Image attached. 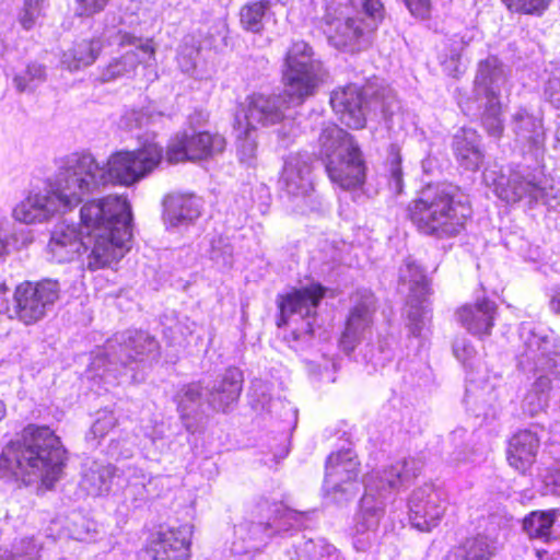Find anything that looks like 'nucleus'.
<instances>
[{
  "mask_svg": "<svg viewBox=\"0 0 560 560\" xmlns=\"http://www.w3.org/2000/svg\"><path fill=\"white\" fill-rule=\"evenodd\" d=\"M319 158L329 179L342 189L360 187L365 180L362 152L353 137L334 124L322 129Z\"/></svg>",
  "mask_w": 560,
  "mask_h": 560,
  "instance_id": "8",
  "label": "nucleus"
},
{
  "mask_svg": "<svg viewBox=\"0 0 560 560\" xmlns=\"http://www.w3.org/2000/svg\"><path fill=\"white\" fill-rule=\"evenodd\" d=\"M493 552L492 541L485 536H478L467 539L457 547L448 556V560H490Z\"/></svg>",
  "mask_w": 560,
  "mask_h": 560,
  "instance_id": "36",
  "label": "nucleus"
},
{
  "mask_svg": "<svg viewBox=\"0 0 560 560\" xmlns=\"http://www.w3.org/2000/svg\"><path fill=\"white\" fill-rule=\"evenodd\" d=\"M198 56L199 49L197 47L188 45L182 46L177 58L182 71L185 73H194Z\"/></svg>",
  "mask_w": 560,
  "mask_h": 560,
  "instance_id": "50",
  "label": "nucleus"
},
{
  "mask_svg": "<svg viewBox=\"0 0 560 560\" xmlns=\"http://www.w3.org/2000/svg\"><path fill=\"white\" fill-rule=\"evenodd\" d=\"M495 191L499 198L506 202H517L523 198L538 201L545 195V187L529 170L511 172L509 178L497 184Z\"/></svg>",
  "mask_w": 560,
  "mask_h": 560,
  "instance_id": "22",
  "label": "nucleus"
},
{
  "mask_svg": "<svg viewBox=\"0 0 560 560\" xmlns=\"http://www.w3.org/2000/svg\"><path fill=\"white\" fill-rule=\"evenodd\" d=\"M60 284L54 279L24 281L15 288L14 304L9 310V318H15L25 325L44 319L52 311L60 298Z\"/></svg>",
  "mask_w": 560,
  "mask_h": 560,
  "instance_id": "15",
  "label": "nucleus"
},
{
  "mask_svg": "<svg viewBox=\"0 0 560 560\" xmlns=\"http://www.w3.org/2000/svg\"><path fill=\"white\" fill-rule=\"evenodd\" d=\"M453 150L457 161L467 170L476 171L482 163L480 136L472 128H462L455 133Z\"/></svg>",
  "mask_w": 560,
  "mask_h": 560,
  "instance_id": "29",
  "label": "nucleus"
},
{
  "mask_svg": "<svg viewBox=\"0 0 560 560\" xmlns=\"http://www.w3.org/2000/svg\"><path fill=\"white\" fill-rule=\"evenodd\" d=\"M453 352L459 361L466 363L474 358L476 350L465 337H460L454 341Z\"/></svg>",
  "mask_w": 560,
  "mask_h": 560,
  "instance_id": "51",
  "label": "nucleus"
},
{
  "mask_svg": "<svg viewBox=\"0 0 560 560\" xmlns=\"http://www.w3.org/2000/svg\"><path fill=\"white\" fill-rule=\"evenodd\" d=\"M124 345L119 343V351L115 350L110 342L106 347V351L96 355L92 363L91 370L103 373L97 374L106 383L112 384L119 382L118 365L120 364L125 371L130 370L128 365L132 362H143L145 359H155L158 351V341L144 331L129 332L128 337L121 336Z\"/></svg>",
  "mask_w": 560,
  "mask_h": 560,
  "instance_id": "13",
  "label": "nucleus"
},
{
  "mask_svg": "<svg viewBox=\"0 0 560 560\" xmlns=\"http://www.w3.org/2000/svg\"><path fill=\"white\" fill-rule=\"evenodd\" d=\"M558 510L535 511L524 518L523 528L530 538L549 541L553 537L552 526Z\"/></svg>",
  "mask_w": 560,
  "mask_h": 560,
  "instance_id": "35",
  "label": "nucleus"
},
{
  "mask_svg": "<svg viewBox=\"0 0 560 560\" xmlns=\"http://www.w3.org/2000/svg\"><path fill=\"white\" fill-rule=\"evenodd\" d=\"M210 259L221 268H229L233 264V248L223 237L213 238L209 252Z\"/></svg>",
  "mask_w": 560,
  "mask_h": 560,
  "instance_id": "46",
  "label": "nucleus"
},
{
  "mask_svg": "<svg viewBox=\"0 0 560 560\" xmlns=\"http://www.w3.org/2000/svg\"><path fill=\"white\" fill-rule=\"evenodd\" d=\"M540 447V439L536 432L532 430H520L509 440L506 450V459L509 465L526 475L529 472Z\"/></svg>",
  "mask_w": 560,
  "mask_h": 560,
  "instance_id": "25",
  "label": "nucleus"
},
{
  "mask_svg": "<svg viewBox=\"0 0 560 560\" xmlns=\"http://www.w3.org/2000/svg\"><path fill=\"white\" fill-rule=\"evenodd\" d=\"M477 98L485 100L481 122L492 137H500L504 130L501 97L508 92L505 69L497 57H488L478 65L474 82Z\"/></svg>",
  "mask_w": 560,
  "mask_h": 560,
  "instance_id": "11",
  "label": "nucleus"
},
{
  "mask_svg": "<svg viewBox=\"0 0 560 560\" xmlns=\"http://www.w3.org/2000/svg\"><path fill=\"white\" fill-rule=\"evenodd\" d=\"M513 13L541 15L549 7L550 0H501Z\"/></svg>",
  "mask_w": 560,
  "mask_h": 560,
  "instance_id": "45",
  "label": "nucleus"
},
{
  "mask_svg": "<svg viewBox=\"0 0 560 560\" xmlns=\"http://www.w3.org/2000/svg\"><path fill=\"white\" fill-rule=\"evenodd\" d=\"M458 59H459V54H458V52H454V54L452 55V62H455V61H457Z\"/></svg>",
  "mask_w": 560,
  "mask_h": 560,
  "instance_id": "63",
  "label": "nucleus"
},
{
  "mask_svg": "<svg viewBox=\"0 0 560 560\" xmlns=\"http://www.w3.org/2000/svg\"><path fill=\"white\" fill-rule=\"evenodd\" d=\"M163 148L153 141L133 151L113 153L101 164L85 152L61 159L57 173L44 188L33 190L13 210L14 218L25 224L43 223L72 210L88 195L98 192L109 184L130 186L153 172L162 162Z\"/></svg>",
  "mask_w": 560,
  "mask_h": 560,
  "instance_id": "1",
  "label": "nucleus"
},
{
  "mask_svg": "<svg viewBox=\"0 0 560 560\" xmlns=\"http://www.w3.org/2000/svg\"><path fill=\"white\" fill-rule=\"evenodd\" d=\"M357 455L350 448L332 453L327 458L325 490L329 492H349L359 474Z\"/></svg>",
  "mask_w": 560,
  "mask_h": 560,
  "instance_id": "21",
  "label": "nucleus"
},
{
  "mask_svg": "<svg viewBox=\"0 0 560 560\" xmlns=\"http://www.w3.org/2000/svg\"><path fill=\"white\" fill-rule=\"evenodd\" d=\"M550 307L553 312L560 313V285L552 289Z\"/></svg>",
  "mask_w": 560,
  "mask_h": 560,
  "instance_id": "57",
  "label": "nucleus"
},
{
  "mask_svg": "<svg viewBox=\"0 0 560 560\" xmlns=\"http://www.w3.org/2000/svg\"><path fill=\"white\" fill-rule=\"evenodd\" d=\"M325 75L323 63L314 57L307 43L300 40L291 45L282 67L284 93L291 104L300 105L314 95Z\"/></svg>",
  "mask_w": 560,
  "mask_h": 560,
  "instance_id": "9",
  "label": "nucleus"
},
{
  "mask_svg": "<svg viewBox=\"0 0 560 560\" xmlns=\"http://www.w3.org/2000/svg\"><path fill=\"white\" fill-rule=\"evenodd\" d=\"M103 49L100 37L75 40L62 52L61 66L69 71H79L93 65Z\"/></svg>",
  "mask_w": 560,
  "mask_h": 560,
  "instance_id": "30",
  "label": "nucleus"
},
{
  "mask_svg": "<svg viewBox=\"0 0 560 560\" xmlns=\"http://www.w3.org/2000/svg\"><path fill=\"white\" fill-rule=\"evenodd\" d=\"M410 13L421 20L428 19L431 13L430 0H402Z\"/></svg>",
  "mask_w": 560,
  "mask_h": 560,
  "instance_id": "53",
  "label": "nucleus"
},
{
  "mask_svg": "<svg viewBox=\"0 0 560 560\" xmlns=\"http://www.w3.org/2000/svg\"><path fill=\"white\" fill-rule=\"evenodd\" d=\"M408 509L411 526L420 532H430L438 526L446 510L443 491L433 483H424L411 492Z\"/></svg>",
  "mask_w": 560,
  "mask_h": 560,
  "instance_id": "17",
  "label": "nucleus"
},
{
  "mask_svg": "<svg viewBox=\"0 0 560 560\" xmlns=\"http://www.w3.org/2000/svg\"><path fill=\"white\" fill-rule=\"evenodd\" d=\"M235 537L245 546L237 549L238 552H252L259 550L273 536L270 523L244 522L235 526Z\"/></svg>",
  "mask_w": 560,
  "mask_h": 560,
  "instance_id": "34",
  "label": "nucleus"
},
{
  "mask_svg": "<svg viewBox=\"0 0 560 560\" xmlns=\"http://www.w3.org/2000/svg\"><path fill=\"white\" fill-rule=\"evenodd\" d=\"M325 294L320 284L294 291L280 303L278 326H290L291 332L287 338L289 346L299 350L308 343L314 331L317 306Z\"/></svg>",
  "mask_w": 560,
  "mask_h": 560,
  "instance_id": "10",
  "label": "nucleus"
},
{
  "mask_svg": "<svg viewBox=\"0 0 560 560\" xmlns=\"http://www.w3.org/2000/svg\"><path fill=\"white\" fill-rule=\"evenodd\" d=\"M151 477L143 469L128 465L119 469L116 486L126 490V497H131L135 501H144L149 491L147 486L150 483Z\"/></svg>",
  "mask_w": 560,
  "mask_h": 560,
  "instance_id": "33",
  "label": "nucleus"
},
{
  "mask_svg": "<svg viewBox=\"0 0 560 560\" xmlns=\"http://www.w3.org/2000/svg\"><path fill=\"white\" fill-rule=\"evenodd\" d=\"M119 45L121 47L132 46L135 49L126 51L121 57L113 59L102 72L103 81H113L121 77L132 74L138 65L147 67L155 58V48L152 39L142 42L140 38L129 34L119 33Z\"/></svg>",
  "mask_w": 560,
  "mask_h": 560,
  "instance_id": "18",
  "label": "nucleus"
},
{
  "mask_svg": "<svg viewBox=\"0 0 560 560\" xmlns=\"http://www.w3.org/2000/svg\"><path fill=\"white\" fill-rule=\"evenodd\" d=\"M371 361H372L373 365H375V366L378 365V364L383 365V362H380V360L375 359L374 355L371 357Z\"/></svg>",
  "mask_w": 560,
  "mask_h": 560,
  "instance_id": "62",
  "label": "nucleus"
},
{
  "mask_svg": "<svg viewBox=\"0 0 560 560\" xmlns=\"http://www.w3.org/2000/svg\"><path fill=\"white\" fill-rule=\"evenodd\" d=\"M65 465V450L48 427L27 425L21 438L2 451L0 467L16 479L31 483L40 479L47 487L59 479Z\"/></svg>",
  "mask_w": 560,
  "mask_h": 560,
  "instance_id": "3",
  "label": "nucleus"
},
{
  "mask_svg": "<svg viewBox=\"0 0 560 560\" xmlns=\"http://www.w3.org/2000/svg\"><path fill=\"white\" fill-rule=\"evenodd\" d=\"M235 129L237 132L236 147L240 160L244 163L252 164L257 151L256 129L240 119L236 120Z\"/></svg>",
  "mask_w": 560,
  "mask_h": 560,
  "instance_id": "41",
  "label": "nucleus"
},
{
  "mask_svg": "<svg viewBox=\"0 0 560 560\" xmlns=\"http://www.w3.org/2000/svg\"><path fill=\"white\" fill-rule=\"evenodd\" d=\"M202 390L200 383L184 385L175 396L179 419L187 432L194 434L202 428Z\"/></svg>",
  "mask_w": 560,
  "mask_h": 560,
  "instance_id": "26",
  "label": "nucleus"
},
{
  "mask_svg": "<svg viewBox=\"0 0 560 560\" xmlns=\"http://www.w3.org/2000/svg\"><path fill=\"white\" fill-rule=\"evenodd\" d=\"M9 310L8 289L4 284H0V314L9 316Z\"/></svg>",
  "mask_w": 560,
  "mask_h": 560,
  "instance_id": "56",
  "label": "nucleus"
},
{
  "mask_svg": "<svg viewBox=\"0 0 560 560\" xmlns=\"http://www.w3.org/2000/svg\"><path fill=\"white\" fill-rule=\"evenodd\" d=\"M275 515L269 522L271 532L275 534L285 533L290 529L301 528L304 524L305 514L291 510L284 505L275 509Z\"/></svg>",
  "mask_w": 560,
  "mask_h": 560,
  "instance_id": "42",
  "label": "nucleus"
},
{
  "mask_svg": "<svg viewBox=\"0 0 560 560\" xmlns=\"http://www.w3.org/2000/svg\"><path fill=\"white\" fill-rule=\"evenodd\" d=\"M8 236L9 232L0 226V256L8 253Z\"/></svg>",
  "mask_w": 560,
  "mask_h": 560,
  "instance_id": "58",
  "label": "nucleus"
},
{
  "mask_svg": "<svg viewBox=\"0 0 560 560\" xmlns=\"http://www.w3.org/2000/svg\"><path fill=\"white\" fill-rule=\"evenodd\" d=\"M471 39H472V36H470L468 39H465V36H463V37H462V44H463V46H467Z\"/></svg>",
  "mask_w": 560,
  "mask_h": 560,
  "instance_id": "61",
  "label": "nucleus"
},
{
  "mask_svg": "<svg viewBox=\"0 0 560 560\" xmlns=\"http://www.w3.org/2000/svg\"><path fill=\"white\" fill-rule=\"evenodd\" d=\"M296 559L291 560H343L339 550L324 539H307L295 547Z\"/></svg>",
  "mask_w": 560,
  "mask_h": 560,
  "instance_id": "37",
  "label": "nucleus"
},
{
  "mask_svg": "<svg viewBox=\"0 0 560 560\" xmlns=\"http://www.w3.org/2000/svg\"><path fill=\"white\" fill-rule=\"evenodd\" d=\"M243 374L236 368L225 371L220 380L207 386V402L215 411L225 412L240 397L242 392Z\"/></svg>",
  "mask_w": 560,
  "mask_h": 560,
  "instance_id": "27",
  "label": "nucleus"
},
{
  "mask_svg": "<svg viewBox=\"0 0 560 560\" xmlns=\"http://www.w3.org/2000/svg\"><path fill=\"white\" fill-rule=\"evenodd\" d=\"M512 129L516 140L529 148H538L545 141L541 119L524 108H520L513 114Z\"/></svg>",
  "mask_w": 560,
  "mask_h": 560,
  "instance_id": "31",
  "label": "nucleus"
},
{
  "mask_svg": "<svg viewBox=\"0 0 560 560\" xmlns=\"http://www.w3.org/2000/svg\"><path fill=\"white\" fill-rule=\"evenodd\" d=\"M545 96L550 104L560 109V79H549L545 88Z\"/></svg>",
  "mask_w": 560,
  "mask_h": 560,
  "instance_id": "54",
  "label": "nucleus"
},
{
  "mask_svg": "<svg viewBox=\"0 0 560 560\" xmlns=\"http://www.w3.org/2000/svg\"><path fill=\"white\" fill-rule=\"evenodd\" d=\"M192 525L161 527L149 541L147 552L153 560H188Z\"/></svg>",
  "mask_w": 560,
  "mask_h": 560,
  "instance_id": "19",
  "label": "nucleus"
},
{
  "mask_svg": "<svg viewBox=\"0 0 560 560\" xmlns=\"http://www.w3.org/2000/svg\"><path fill=\"white\" fill-rule=\"evenodd\" d=\"M46 67L38 62H30L25 69L13 78L14 88L20 93H31L46 81Z\"/></svg>",
  "mask_w": 560,
  "mask_h": 560,
  "instance_id": "40",
  "label": "nucleus"
},
{
  "mask_svg": "<svg viewBox=\"0 0 560 560\" xmlns=\"http://www.w3.org/2000/svg\"><path fill=\"white\" fill-rule=\"evenodd\" d=\"M421 468V462L410 457L383 469L372 470L364 476V494L355 524L358 536L355 546L360 542L368 545L375 540L386 499L413 479Z\"/></svg>",
  "mask_w": 560,
  "mask_h": 560,
  "instance_id": "5",
  "label": "nucleus"
},
{
  "mask_svg": "<svg viewBox=\"0 0 560 560\" xmlns=\"http://www.w3.org/2000/svg\"><path fill=\"white\" fill-rule=\"evenodd\" d=\"M200 199L194 195H170L164 200V220L171 226L189 224L200 215Z\"/></svg>",
  "mask_w": 560,
  "mask_h": 560,
  "instance_id": "28",
  "label": "nucleus"
},
{
  "mask_svg": "<svg viewBox=\"0 0 560 560\" xmlns=\"http://www.w3.org/2000/svg\"><path fill=\"white\" fill-rule=\"evenodd\" d=\"M225 148V139L218 133L184 131L171 139L166 159L170 163L186 160H202L221 153Z\"/></svg>",
  "mask_w": 560,
  "mask_h": 560,
  "instance_id": "16",
  "label": "nucleus"
},
{
  "mask_svg": "<svg viewBox=\"0 0 560 560\" xmlns=\"http://www.w3.org/2000/svg\"><path fill=\"white\" fill-rule=\"evenodd\" d=\"M109 0H75L74 13L80 18H91L102 12Z\"/></svg>",
  "mask_w": 560,
  "mask_h": 560,
  "instance_id": "49",
  "label": "nucleus"
},
{
  "mask_svg": "<svg viewBox=\"0 0 560 560\" xmlns=\"http://www.w3.org/2000/svg\"><path fill=\"white\" fill-rule=\"evenodd\" d=\"M520 338L524 351L520 355L518 365L524 371L541 372L523 399V410L534 417L545 410L548 405L550 376L560 375V351L547 335L536 331L530 323L520 327Z\"/></svg>",
  "mask_w": 560,
  "mask_h": 560,
  "instance_id": "7",
  "label": "nucleus"
},
{
  "mask_svg": "<svg viewBox=\"0 0 560 560\" xmlns=\"http://www.w3.org/2000/svg\"><path fill=\"white\" fill-rule=\"evenodd\" d=\"M38 552L39 546L34 538H23L16 547V556L25 560H37Z\"/></svg>",
  "mask_w": 560,
  "mask_h": 560,
  "instance_id": "52",
  "label": "nucleus"
},
{
  "mask_svg": "<svg viewBox=\"0 0 560 560\" xmlns=\"http://www.w3.org/2000/svg\"><path fill=\"white\" fill-rule=\"evenodd\" d=\"M388 187L395 195L404 191V174L401 168L400 149L392 144L388 149Z\"/></svg>",
  "mask_w": 560,
  "mask_h": 560,
  "instance_id": "43",
  "label": "nucleus"
},
{
  "mask_svg": "<svg viewBox=\"0 0 560 560\" xmlns=\"http://www.w3.org/2000/svg\"><path fill=\"white\" fill-rule=\"evenodd\" d=\"M119 470L112 465L93 463L84 472L81 486L93 497L107 494L117 481Z\"/></svg>",
  "mask_w": 560,
  "mask_h": 560,
  "instance_id": "32",
  "label": "nucleus"
},
{
  "mask_svg": "<svg viewBox=\"0 0 560 560\" xmlns=\"http://www.w3.org/2000/svg\"><path fill=\"white\" fill-rule=\"evenodd\" d=\"M45 0H24L23 8L19 14V21L26 31L34 27L37 20L43 15Z\"/></svg>",
  "mask_w": 560,
  "mask_h": 560,
  "instance_id": "47",
  "label": "nucleus"
},
{
  "mask_svg": "<svg viewBox=\"0 0 560 560\" xmlns=\"http://www.w3.org/2000/svg\"><path fill=\"white\" fill-rule=\"evenodd\" d=\"M0 560H15L14 556L7 549L0 548Z\"/></svg>",
  "mask_w": 560,
  "mask_h": 560,
  "instance_id": "59",
  "label": "nucleus"
},
{
  "mask_svg": "<svg viewBox=\"0 0 560 560\" xmlns=\"http://www.w3.org/2000/svg\"><path fill=\"white\" fill-rule=\"evenodd\" d=\"M407 217L421 235L445 240L464 230L470 208L457 198L455 187L428 185L408 203Z\"/></svg>",
  "mask_w": 560,
  "mask_h": 560,
  "instance_id": "4",
  "label": "nucleus"
},
{
  "mask_svg": "<svg viewBox=\"0 0 560 560\" xmlns=\"http://www.w3.org/2000/svg\"><path fill=\"white\" fill-rule=\"evenodd\" d=\"M244 124L256 129L260 126L276 125L284 119L287 101L282 95L255 93L247 97Z\"/></svg>",
  "mask_w": 560,
  "mask_h": 560,
  "instance_id": "23",
  "label": "nucleus"
},
{
  "mask_svg": "<svg viewBox=\"0 0 560 560\" xmlns=\"http://www.w3.org/2000/svg\"><path fill=\"white\" fill-rule=\"evenodd\" d=\"M424 299L416 300L409 296V306L407 310L408 327L413 336H420L428 322V311L421 304Z\"/></svg>",
  "mask_w": 560,
  "mask_h": 560,
  "instance_id": "44",
  "label": "nucleus"
},
{
  "mask_svg": "<svg viewBox=\"0 0 560 560\" xmlns=\"http://www.w3.org/2000/svg\"><path fill=\"white\" fill-rule=\"evenodd\" d=\"M293 212L305 214L318 202L312 177V158L307 153H292L284 160L278 180Z\"/></svg>",
  "mask_w": 560,
  "mask_h": 560,
  "instance_id": "14",
  "label": "nucleus"
},
{
  "mask_svg": "<svg viewBox=\"0 0 560 560\" xmlns=\"http://www.w3.org/2000/svg\"><path fill=\"white\" fill-rule=\"evenodd\" d=\"M330 104L341 122L353 129L365 126L369 113L380 112L386 116L392 107V101L373 85L361 88L357 84L335 90L330 96Z\"/></svg>",
  "mask_w": 560,
  "mask_h": 560,
  "instance_id": "12",
  "label": "nucleus"
},
{
  "mask_svg": "<svg viewBox=\"0 0 560 560\" xmlns=\"http://www.w3.org/2000/svg\"><path fill=\"white\" fill-rule=\"evenodd\" d=\"M384 18L381 0H363L362 11L354 0H326L325 33L337 48L361 49L370 42V34Z\"/></svg>",
  "mask_w": 560,
  "mask_h": 560,
  "instance_id": "6",
  "label": "nucleus"
},
{
  "mask_svg": "<svg viewBox=\"0 0 560 560\" xmlns=\"http://www.w3.org/2000/svg\"><path fill=\"white\" fill-rule=\"evenodd\" d=\"M269 0H260L245 4L240 11L242 27L252 33H260L264 28V18L270 9Z\"/></svg>",
  "mask_w": 560,
  "mask_h": 560,
  "instance_id": "39",
  "label": "nucleus"
},
{
  "mask_svg": "<svg viewBox=\"0 0 560 560\" xmlns=\"http://www.w3.org/2000/svg\"><path fill=\"white\" fill-rule=\"evenodd\" d=\"M7 416V406L3 400L0 399V422L5 418Z\"/></svg>",
  "mask_w": 560,
  "mask_h": 560,
  "instance_id": "60",
  "label": "nucleus"
},
{
  "mask_svg": "<svg viewBox=\"0 0 560 560\" xmlns=\"http://www.w3.org/2000/svg\"><path fill=\"white\" fill-rule=\"evenodd\" d=\"M497 315V304L483 298L465 304L456 312L457 320L471 335L483 338L491 334Z\"/></svg>",
  "mask_w": 560,
  "mask_h": 560,
  "instance_id": "24",
  "label": "nucleus"
},
{
  "mask_svg": "<svg viewBox=\"0 0 560 560\" xmlns=\"http://www.w3.org/2000/svg\"><path fill=\"white\" fill-rule=\"evenodd\" d=\"M399 280L407 285L411 298L424 299L429 292V284L423 270L412 260H406L399 271Z\"/></svg>",
  "mask_w": 560,
  "mask_h": 560,
  "instance_id": "38",
  "label": "nucleus"
},
{
  "mask_svg": "<svg viewBox=\"0 0 560 560\" xmlns=\"http://www.w3.org/2000/svg\"><path fill=\"white\" fill-rule=\"evenodd\" d=\"M116 418L112 411H98L97 418L91 428V433L95 438H103L116 425Z\"/></svg>",
  "mask_w": 560,
  "mask_h": 560,
  "instance_id": "48",
  "label": "nucleus"
},
{
  "mask_svg": "<svg viewBox=\"0 0 560 560\" xmlns=\"http://www.w3.org/2000/svg\"><path fill=\"white\" fill-rule=\"evenodd\" d=\"M81 231L60 222L51 231L47 252L57 262L84 255L83 265L97 270L122 258L132 235L131 207L121 196H107L85 203L80 211Z\"/></svg>",
  "mask_w": 560,
  "mask_h": 560,
  "instance_id": "2",
  "label": "nucleus"
},
{
  "mask_svg": "<svg viewBox=\"0 0 560 560\" xmlns=\"http://www.w3.org/2000/svg\"><path fill=\"white\" fill-rule=\"evenodd\" d=\"M544 481L551 493L560 495V467L555 472L547 475Z\"/></svg>",
  "mask_w": 560,
  "mask_h": 560,
  "instance_id": "55",
  "label": "nucleus"
},
{
  "mask_svg": "<svg viewBox=\"0 0 560 560\" xmlns=\"http://www.w3.org/2000/svg\"><path fill=\"white\" fill-rule=\"evenodd\" d=\"M357 296L340 339L343 350L348 352L372 335V317L375 311L374 295L369 290H363L358 292Z\"/></svg>",
  "mask_w": 560,
  "mask_h": 560,
  "instance_id": "20",
  "label": "nucleus"
}]
</instances>
